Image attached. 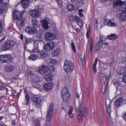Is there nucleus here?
<instances>
[{
	"label": "nucleus",
	"mask_w": 126,
	"mask_h": 126,
	"mask_svg": "<svg viewBox=\"0 0 126 126\" xmlns=\"http://www.w3.org/2000/svg\"><path fill=\"white\" fill-rule=\"evenodd\" d=\"M32 22L33 26L31 27L28 26L26 28L25 30L26 32L29 33H32L34 34L37 32L35 27L37 26L38 24V22L35 17L32 18Z\"/></svg>",
	"instance_id": "obj_1"
},
{
	"label": "nucleus",
	"mask_w": 126,
	"mask_h": 126,
	"mask_svg": "<svg viewBox=\"0 0 126 126\" xmlns=\"http://www.w3.org/2000/svg\"><path fill=\"white\" fill-rule=\"evenodd\" d=\"M16 44L15 41L10 40L4 43L1 47V49L4 51L10 50L12 49Z\"/></svg>",
	"instance_id": "obj_2"
},
{
	"label": "nucleus",
	"mask_w": 126,
	"mask_h": 126,
	"mask_svg": "<svg viewBox=\"0 0 126 126\" xmlns=\"http://www.w3.org/2000/svg\"><path fill=\"white\" fill-rule=\"evenodd\" d=\"M76 111L78 113L77 118L79 120H82L84 117L85 116L88 112V109L86 107L83 108V111L81 110V106L79 105L76 109Z\"/></svg>",
	"instance_id": "obj_3"
},
{
	"label": "nucleus",
	"mask_w": 126,
	"mask_h": 126,
	"mask_svg": "<svg viewBox=\"0 0 126 126\" xmlns=\"http://www.w3.org/2000/svg\"><path fill=\"white\" fill-rule=\"evenodd\" d=\"M74 68V65L72 61L67 60L65 61L63 69L65 72H71Z\"/></svg>",
	"instance_id": "obj_4"
},
{
	"label": "nucleus",
	"mask_w": 126,
	"mask_h": 126,
	"mask_svg": "<svg viewBox=\"0 0 126 126\" xmlns=\"http://www.w3.org/2000/svg\"><path fill=\"white\" fill-rule=\"evenodd\" d=\"M12 59V57L10 54L1 55L0 56V63H9Z\"/></svg>",
	"instance_id": "obj_5"
},
{
	"label": "nucleus",
	"mask_w": 126,
	"mask_h": 126,
	"mask_svg": "<svg viewBox=\"0 0 126 126\" xmlns=\"http://www.w3.org/2000/svg\"><path fill=\"white\" fill-rule=\"evenodd\" d=\"M62 98L65 102H67L70 98V94L66 88H63L61 91Z\"/></svg>",
	"instance_id": "obj_6"
},
{
	"label": "nucleus",
	"mask_w": 126,
	"mask_h": 126,
	"mask_svg": "<svg viewBox=\"0 0 126 126\" xmlns=\"http://www.w3.org/2000/svg\"><path fill=\"white\" fill-rule=\"evenodd\" d=\"M32 101L33 105L36 108L39 109L40 107L42 101L40 98L33 97L32 99Z\"/></svg>",
	"instance_id": "obj_7"
},
{
	"label": "nucleus",
	"mask_w": 126,
	"mask_h": 126,
	"mask_svg": "<svg viewBox=\"0 0 126 126\" xmlns=\"http://www.w3.org/2000/svg\"><path fill=\"white\" fill-rule=\"evenodd\" d=\"M120 11L123 12L120 14L119 19L122 21H124L126 20V6L121 7Z\"/></svg>",
	"instance_id": "obj_8"
},
{
	"label": "nucleus",
	"mask_w": 126,
	"mask_h": 126,
	"mask_svg": "<svg viewBox=\"0 0 126 126\" xmlns=\"http://www.w3.org/2000/svg\"><path fill=\"white\" fill-rule=\"evenodd\" d=\"M53 107L54 105L53 104L51 103L50 104L49 108L47 112V120L48 121H50L52 116Z\"/></svg>",
	"instance_id": "obj_9"
},
{
	"label": "nucleus",
	"mask_w": 126,
	"mask_h": 126,
	"mask_svg": "<svg viewBox=\"0 0 126 126\" xmlns=\"http://www.w3.org/2000/svg\"><path fill=\"white\" fill-rule=\"evenodd\" d=\"M113 5L114 6H120L119 10H120L121 7H126V2L125 1H122L120 0H117L113 1Z\"/></svg>",
	"instance_id": "obj_10"
},
{
	"label": "nucleus",
	"mask_w": 126,
	"mask_h": 126,
	"mask_svg": "<svg viewBox=\"0 0 126 126\" xmlns=\"http://www.w3.org/2000/svg\"><path fill=\"white\" fill-rule=\"evenodd\" d=\"M106 108L107 112L110 117V114L111 112V108L110 107V105L111 103V100L109 99H107L106 100Z\"/></svg>",
	"instance_id": "obj_11"
},
{
	"label": "nucleus",
	"mask_w": 126,
	"mask_h": 126,
	"mask_svg": "<svg viewBox=\"0 0 126 126\" xmlns=\"http://www.w3.org/2000/svg\"><path fill=\"white\" fill-rule=\"evenodd\" d=\"M29 14L31 16L35 17H38L40 15L41 13L38 10L34 9L30 11Z\"/></svg>",
	"instance_id": "obj_12"
},
{
	"label": "nucleus",
	"mask_w": 126,
	"mask_h": 126,
	"mask_svg": "<svg viewBox=\"0 0 126 126\" xmlns=\"http://www.w3.org/2000/svg\"><path fill=\"white\" fill-rule=\"evenodd\" d=\"M56 37V35L54 33L47 32L45 35V39L47 40H52Z\"/></svg>",
	"instance_id": "obj_13"
},
{
	"label": "nucleus",
	"mask_w": 126,
	"mask_h": 126,
	"mask_svg": "<svg viewBox=\"0 0 126 126\" xmlns=\"http://www.w3.org/2000/svg\"><path fill=\"white\" fill-rule=\"evenodd\" d=\"M55 44L52 41L48 42L45 47V50L46 51H50L54 48L55 46Z\"/></svg>",
	"instance_id": "obj_14"
},
{
	"label": "nucleus",
	"mask_w": 126,
	"mask_h": 126,
	"mask_svg": "<svg viewBox=\"0 0 126 126\" xmlns=\"http://www.w3.org/2000/svg\"><path fill=\"white\" fill-rule=\"evenodd\" d=\"M48 70V68L47 66L42 65L39 68V73L41 74H44L47 72Z\"/></svg>",
	"instance_id": "obj_15"
},
{
	"label": "nucleus",
	"mask_w": 126,
	"mask_h": 126,
	"mask_svg": "<svg viewBox=\"0 0 126 126\" xmlns=\"http://www.w3.org/2000/svg\"><path fill=\"white\" fill-rule=\"evenodd\" d=\"M22 13L17 11H15L13 13V16L15 19H17L19 20L21 19Z\"/></svg>",
	"instance_id": "obj_16"
},
{
	"label": "nucleus",
	"mask_w": 126,
	"mask_h": 126,
	"mask_svg": "<svg viewBox=\"0 0 126 126\" xmlns=\"http://www.w3.org/2000/svg\"><path fill=\"white\" fill-rule=\"evenodd\" d=\"M53 85V84L52 83H47L45 84L43 86L45 90H48L52 88Z\"/></svg>",
	"instance_id": "obj_17"
},
{
	"label": "nucleus",
	"mask_w": 126,
	"mask_h": 126,
	"mask_svg": "<svg viewBox=\"0 0 126 126\" xmlns=\"http://www.w3.org/2000/svg\"><path fill=\"white\" fill-rule=\"evenodd\" d=\"M123 101V99L122 98L117 99L114 102V105L116 107L120 106Z\"/></svg>",
	"instance_id": "obj_18"
},
{
	"label": "nucleus",
	"mask_w": 126,
	"mask_h": 126,
	"mask_svg": "<svg viewBox=\"0 0 126 126\" xmlns=\"http://www.w3.org/2000/svg\"><path fill=\"white\" fill-rule=\"evenodd\" d=\"M44 78L45 80L47 81L52 80V76L51 73L46 74L44 76Z\"/></svg>",
	"instance_id": "obj_19"
},
{
	"label": "nucleus",
	"mask_w": 126,
	"mask_h": 126,
	"mask_svg": "<svg viewBox=\"0 0 126 126\" xmlns=\"http://www.w3.org/2000/svg\"><path fill=\"white\" fill-rule=\"evenodd\" d=\"M29 3V0H21V4L24 8H26Z\"/></svg>",
	"instance_id": "obj_20"
},
{
	"label": "nucleus",
	"mask_w": 126,
	"mask_h": 126,
	"mask_svg": "<svg viewBox=\"0 0 126 126\" xmlns=\"http://www.w3.org/2000/svg\"><path fill=\"white\" fill-rule=\"evenodd\" d=\"M102 47V44L100 43L99 42L96 44L94 47V51L95 52L100 50Z\"/></svg>",
	"instance_id": "obj_21"
},
{
	"label": "nucleus",
	"mask_w": 126,
	"mask_h": 126,
	"mask_svg": "<svg viewBox=\"0 0 126 126\" xmlns=\"http://www.w3.org/2000/svg\"><path fill=\"white\" fill-rule=\"evenodd\" d=\"M118 37V36L114 34H111L107 36V38L110 40H115Z\"/></svg>",
	"instance_id": "obj_22"
},
{
	"label": "nucleus",
	"mask_w": 126,
	"mask_h": 126,
	"mask_svg": "<svg viewBox=\"0 0 126 126\" xmlns=\"http://www.w3.org/2000/svg\"><path fill=\"white\" fill-rule=\"evenodd\" d=\"M41 22H43V23H42V24L44 28L45 29H47L48 28V23L47 20L45 19L42 21Z\"/></svg>",
	"instance_id": "obj_23"
},
{
	"label": "nucleus",
	"mask_w": 126,
	"mask_h": 126,
	"mask_svg": "<svg viewBox=\"0 0 126 126\" xmlns=\"http://www.w3.org/2000/svg\"><path fill=\"white\" fill-rule=\"evenodd\" d=\"M73 111V108L70 106L68 111V115L69 117L71 118H73L74 117V114L72 113V112Z\"/></svg>",
	"instance_id": "obj_24"
},
{
	"label": "nucleus",
	"mask_w": 126,
	"mask_h": 126,
	"mask_svg": "<svg viewBox=\"0 0 126 126\" xmlns=\"http://www.w3.org/2000/svg\"><path fill=\"white\" fill-rule=\"evenodd\" d=\"M93 41L92 38L91 40L89 48L88 51V53L89 55H90L91 54L93 50Z\"/></svg>",
	"instance_id": "obj_25"
},
{
	"label": "nucleus",
	"mask_w": 126,
	"mask_h": 126,
	"mask_svg": "<svg viewBox=\"0 0 126 126\" xmlns=\"http://www.w3.org/2000/svg\"><path fill=\"white\" fill-rule=\"evenodd\" d=\"M98 59L97 58H96L93 66V69L94 72L95 73L97 72V70L96 67V65L97 64Z\"/></svg>",
	"instance_id": "obj_26"
},
{
	"label": "nucleus",
	"mask_w": 126,
	"mask_h": 126,
	"mask_svg": "<svg viewBox=\"0 0 126 126\" xmlns=\"http://www.w3.org/2000/svg\"><path fill=\"white\" fill-rule=\"evenodd\" d=\"M120 74L123 75H126V67H121Z\"/></svg>",
	"instance_id": "obj_27"
},
{
	"label": "nucleus",
	"mask_w": 126,
	"mask_h": 126,
	"mask_svg": "<svg viewBox=\"0 0 126 126\" xmlns=\"http://www.w3.org/2000/svg\"><path fill=\"white\" fill-rule=\"evenodd\" d=\"M38 58V57L37 54H32L29 57V59L32 60H35Z\"/></svg>",
	"instance_id": "obj_28"
},
{
	"label": "nucleus",
	"mask_w": 126,
	"mask_h": 126,
	"mask_svg": "<svg viewBox=\"0 0 126 126\" xmlns=\"http://www.w3.org/2000/svg\"><path fill=\"white\" fill-rule=\"evenodd\" d=\"M60 50L59 49H57L52 52V55L53 56H57L60 52Z\"/></svg>",
	"instance_id": "obj_29"
},
{
	"label": "nucleus",
	"mask_w": 126,
	"mask_h": 126,
	"mask_svg": "<svg viewBox=\"0 0 126 126\" xmlns=\"http://www.w3.org/2000/svg\"><path fill=\"white\" fill-rule=\"evenodd\" d=\"M25 100L26 102L25 105L27 106L30 103V98L29 95L27 94L25 95Z\"/></svg>",
	"instance_id": "obj_30"
},
{
	"label": "nucleus",
	"mask_w": 126,
	"mask_h": 126,
	"mask_svg": "<svg viewBox=\"0 0 126 126\" xmlns=\"http://www.w3.org/2000/svg\"><path fill=\"white\" fill-rule=\"evenodd\" d=\"M14 68V67L13 66L11 65L6 67L5 69L6 71L9 72L13 70Z\"/></svg>",
	"instance_id": "obj_31"
},
{
	"label": "nucleus",
	"mask_w": 126,
	"mask_h": 126,
	"mask_svg": "<svg viewBox=\"0 0 126 126\" xmlns=\"http://www.w3.org/2000/svg\"><path fill=\"white\" fill-rule=\"evenodd\" d=\"M107 25L109 27H113L116 26V23L111 21V20L109 21L107 24Z\"/></svg>",
	"instance_id": "obj_32"
},
{
	"label": "nucleus",
	"mask_w": 126,
	"mask_h": 126,
	"mask_svg": "<svg viewBox=\"0 0 126 126\" xmlns=\"http://www.w3.org/2000/svg\"><path fill=\"white\" fill-rule=\"evenodd\" d=\"M106 38L103 35H100V39L98 42L102 44V43L106 40Z\"/></svg>",
	"instance_id": "obj_33"
},
{
	"label": "nucleus",
	"mask_w": 126,
	"mask_h": 126,
	"mask_svg": "<svg viewBox=\"0 0 126 126\" xmlns=\"http://www.w3.org/2000/svg\"><path fill=\"white\" fill-rule=\"evenodd\" d=\"M3 0H0V14H1L3 12L4 9V4L1 3L2 2Z\"/></svg>",
	"instance_id": "obj_34"
},
{
	"label": "nucleus",
	"mask_w": 126,
	"mask_h": 126,
	"mask_svg": "<svg viewBox=\"0 0 126 126\" xmlns=\"http://www.w3.org/2000/svg\"><path fill=\"white\" fill-rule=\"evenodd\" d=\"M90 89L89 88H87L86 90V91L83 94V98H84V96L87 97L90 94Z\"/></svg>",
	"instance_id": "obj_35"
},
{
	"label": "nucleus",
	"mask_w": 126,
	"mask_h": 126,
	"mask_svg": "<svg viewBox=\"0 0 126 126\" xmlns=\"http://www.w3.org/2000/svg\"><path fill=\"white\" fill-rule=\"evenodd\" d=\"M48 56V55L47 53L43 52L40 54V58H43V59H45Z\"/></svg>",
	"instance_id": "obj_36"
},
{
	"label": "nucleus",
	"mask_w": 126,
	"mask_h": 126,
	"mask_svg": "<svg viewBox=\"0 0 126 126\" xmlns=\"http://www.w3.org/2000/svg\"><path fill=\"white\" fill-rule=\"evenodd\" d=\"M67 8L69 11H71L74 10V7L72 5L69 4L68 5Z\"/></svg>",
	"instance_id": "obj_37"
},
{
	"label": "nucleus",
	"mask_w": 126,
	"mask_h": 126,
	"mask_svg": "<svg viewBox=\"0 0 126 126\" xmlns=\"http://www.w3.org/2000/svg\"><path fill=\"white\" fill-rule=\"evenodd\" d=\"M25 19H22L20 24V26L21 28L22 27V28H23L24 27L25 25Z\"/></svg>",
	"instance_id": "obj_38"
},
{
	"label": "nucleus",
	"mask_w": 126,
	"mask_h": 126,
	"mask_svg": "<svg viewBox=\"0 0 126 126\" xmlns=\"http://www.w3.org/2000/svg\"><path fill=\"white\" fill-rule=\"evenodd\" d=\"M35 126H40V123L39 121L37 119L35 120L34 121Z\"/></svg>",
	"instance_id": "obj_39"
},
{
	"label": "nucleus",
	"mask_w": 126,
	"mask_h": 126,
	"mask_svg": "<svg viewBox=\"0 0 126 126\" xmlns=\"http://www.w3.org/2000/svg\"><path fill=\"white\" fill-rule=\"evenodd\" d=\"M32 51L34 52H35L36 53H38L40 52V51L38 49V47H33V49L32 50Z\"/></svg>",
	"instance_id": "obj_40"
},
{
	"label": "nucleus",
	"mask_w": 126,
	"mask_h": 126,
	"mask_svg": "<svg viewBox=\"0 0 126 126\" xmlns=\"http://www.w3.org/2000/svg\"><path fill=\"white\" fill-rule=\"evenodd\" d=\"M94 27L95 28H97L98 27V20L97 19H96L94 22Z\"/></svg>",
	"instance_id": "obj_41"
},
{
	"label": "nucleus",
	"mask_w": 126,
	"mask_h": 126,
	"mask_svg": "<svg viewBox=\"0 0 126 126\" xmlns=\"http://www.w3.org/2000/svg\"><path fill=\"white\" fill-rule=\"evenodd\" d=\"M38 41H35L33 44V47H38Z\"/></svg>",
	"instance_id": "obj_42"
},
{
	"label": "nucleus",
	"mask_w": 126,
	"mask_h": 126,
	"mask_svg": "<svg viewBox=\"0 0 126 126\" xmlns=\"http://www.w3.org/2000/svg\"><path fill=\"white\" fill-rule=\"evenodd\" d=\"M71 45L72 49L74 52H76V48L74 43H72L71 44Z\"/></svg>",
	"instance_id": "obj_43"
},
{
	"label": "nucleus",
	"mask_w": 126,
	"mask_h": 126,
	"mask_svg": "<svg viewBox=\"0 0 126 126\" xmlns=\"http://www.w3.org/2000/svg\"><path fill=\"white\" fill-rule=\"evenodd\" d=\"M114 84V85L116 86V88H117V87L118 88L120 85V82L117 81L115 82Z\"/></svg>",
	"instance_id": "obj_44"
},
{
	"label": "nucleus",
	"mask_w": 126,
	"mask_h": 126,
	"mask_svg": "<svg viewBox=\"0 0 126 126\" xmlns=\"http://www.w3.org/2000/svg\"><path fill=\"white\" fill-rule=\"evenodd\" d=\"M56 60L54 59H51L50 60V63L54 64L56 63Z\"/></svg>",
	"instance_id": "obj_45"
},
{
	"label": "nucleus",
	"mask_w": 126,
	"mask_h": 126,
	"mask_svg": "<svg viewBox=\"0 0 126 126\" xmlns=\"http://www.w3.org/2000/svg\"><path fill=\"white\" fill-rule=\"evenodd\" d=\"M75 21L77 23V22L79 21L80 20L78 16H75Z\"/></svg>",
	"instance_id": "obj_46"
},
{
	"label": "nucleus",
	"mask_w": 126,
	"mask_h": 126,
	"mask_svg": "<svg viewBox=\"0 0 126 126\" xmlns=\"http://www.w3.org/2000/svg\"><path fill=\"white\" fill-rule=\"evenodd\" d=\"M77 25L79 27H81L82 23V21L80 20L78 22H77Z\"/></svg>",
	"instance_id": "obj_47"
},
{
	"label": "nucleus",
	"mask_w": 126,
	"mask_h": 126,
	"mask_svg": "<svg viewBox=\"0 0 126 126\" xmlns=\"http://www.w3.org/2000/svg\"><path fill=\"white\" fill-rule=\"evenodd\" d=\"M107 88V86L106 84L105 85V88L104 89H103L102 91V92L103 94H104L105 93Z\"/></svg>",
	"instance_id": "obj_48"
},
{
	"label": "nucleus",
	"mask_w": 126,
	"mask_h": 126,
	"mask_svg": "<svg viewBox=\"0 0 126 126\" xmlns=\"http://www.w3.org/2000/svg\"><path fill=\"white\" fill-rule=\"evenodd\" d=\"M75 19V17L73 16H70L69 17V20L70 21H73Z\"/></svg>",
	"instance_id": "obj_49"
},
{
	"label": "nucleus",
	"mask_w": 126,
	"mask_h": 126,
	"mask_svg": "<svg viewBox=\"0 0 126 126\" xmlns=\"http://www.w3.org/2000/svg\"><path fill=\"white\" fill-rule=\"evenodd\" d=\"M90 31L89 30H87V33L86 34V35L87 38H89V34L90 33Z\"/></svg>",
	"instance_id": "obj_50"
},
{
	"label": "nucleus",
	"mask_w": 126,
	"mask_h": 126,
	"mask_svg": "<svg viewBox=\"0 0 126 126\" xmlns=\"http://www.w3.org/2000/svg\"><path fill=\"white\" fill-rule=\"evenodd\" d=\"M25 44H29L30 42V41L28 39H26L25 41Z\"/></svg>",
	"instance_id": "obj_51"
},
{
	"label": "nucleus",
	"mask_w": 126,
	"mask_h": 126,
	"mask_svg": "<svg viewBox=\"0 0 126 126\" xmlns=\"http://www.w3.org/2000/svg\"><path fill=\"white\" fill-rule=\"evenodd\" d=\"M125 75L126 76V75ZM122 81L125 83H126V76L124 77H123Z\"/></svg>",
	"instance_id": "obj_52"
},
{
	"label": "nucleus",
	"mask_w": 126,
	"mask_h": 126,
	"mask_svg": "<svg viewBox=\"0 0 126 126\" xmlns=\"http://www.w3.org/2000/svg\"><path fill=\"white\" fill-rule=\"evenodd\" d=\"M6 89L5 87H4L3 86H1L0 87V90L1 91H3L4 90Z\"/></svg>",
	"instance_id": "obj_53"
},
{
	"label": "nucleus",
	"mask_w": 126,
	"mask_h": 126,
	"mask_svg": "<svg viewBox=\"0 0 126 126\" xmlns=\"http://www.w3.org/2000/svg\"><path fill=\"white\" fill-rule=\"evenodd\" d=\"M54 70V68L53 66H52L50 67V70L51 72H53Z\"/></svg>",
	"instance_id": "obj_54"
},
{
	"label": "nucleus",
	"mask_w": 126,
	"mask_h": 126,
	"mask_svg": "<svg viewBox=\"0 0 126 126\" xmlns=\"http://www.w3.org/2000/svg\"><path fill=\"white\" fill-rule=\"evenodd\" d=\"M19 93H16V92H15L13 94V95L14 96H17L18 95Z\"/></svg>",
	"instance_id": "obj_55"
},
{
	"label": "nucleus",
	"mask_w": 126,
	"mask_h": 126,
	"mask_svg": "<svg viewBox=\"0 0 126 126\" xmlns=\"http://www.w3.org/2000/svg\"><path fill=\"white\" fill-rule=\"evenodd\" d=\"M6 37H4L3 38L1 39L0 40V44L5 39Z\"/></svg>",
	"instance_id": "obj_56"
},
{
	"label": "nucleus",
	"mask_w": 126,
	"mask_h": 126,
	"mask_svg": "<svg viewBox=\"0 0 126 126\" xmlns=\"http://www.w3.org/2000/svg\"><path fill=\"white\" fill-rule=\"evenodd\" d=\"M103 45L104 46H108V43L107 42H105L104 43H103V42L102 43V45Z\"/></svg>",
	"instance_id": "obj_57"
},
{
	"label": "nucleus",
	"mask_w": 126,
	"mask_h": 126,
	"mask_svg": "<svg viewBox=\"0 0 126 126\" xmlns=\"http://www.w3.org/2000/svg\"><path fill=\"white\" fill-rule=\"evenodd\" d=\"M107 0H100V1L101 3H103L104 2L107 1ZM108 1H111L112 0H107Z\"/></svg>",
	"instance_id": "obj_58"
},
{
	"label": "nucleus",
	"mask_w": 126,
	"mask_h": 126,
	"mask_svg": "<svg viewBox=\"0 0 126 126\" xmlns=\"http://www.w3.org/2000/svg\"><path fill=\"white\" fill-rule=\"evenodd\" d=\"M16 124V121L15 120H14L12 121V124L13 125H14Z\"/></svg>",
	"instance_id": "obj_59"
},
{
	"label": "nucleus",
	"mask_w": 126,
	"mask_h": 126,
	"mask_svg": "<svg viewBox=\"0 0 126 126\" xmlns=\"http://www.w3.org/2000/svg\"><path fill=\"white\" fill-rule=\"evenodd\" d=\"M76 31L77 32H80V30L78 28H77V29L76 30Z\"/></svg>",
	"instance_id": "obj_60"
},
{
	"label": "nucleus",
	"mask_w": 126,
	"mask_h": 126,
	"mask_svg": "<svg viewBox=\"0 0 126 126\" xmlns=\"http://www.w3.org/2000/svg\"><path fill=\"white\" fill-rule=\"evenodd\" d=\"M99 121H100V123L101 124H103V120L102 119H100L99 120Z\"/></svg>",
	"instance_id": "obj_61"
},
{
	"label": "nucleus",
	"mask_w": 126,
	"mask_h": 126,
	"mask_svg": "<svg viewBox=\"0 0 126 126\" xmlns=\"http://www.w3.org/2000/svg\"><path fill=\"white\" fill-rule=\"evenodd\" d=\"M79 15L81 17L83 16V14H82L81 13H79Z\"/></svg>",
	"instance_id": "obj_62"
},
{
	"label": "nucleus",
	"mask_w": 126,
	"mask_h": 126,
	"mask_svg": "<svg viewBox=\"0 0 126 126\" xmlns=\"http://www.w3.org/2000/svg\"><path fill=\"white\" fill-rule=\"evenodd\" d=\"M58 4H59V3L62 1V0H56Z\"/></svg>",
	"instance_id": "obj_63"
},
{
	"label": "nucleus",
	"mask_w": 126,
	"mask_h": 126,
	"mask_svg": "<svg viewBox=\"0 0 126 126\" xmlns=\"http://www.w3.org/2000/svg\"><path fill=\"white\" fill-rule=\"evenodd\" d=\"M2 30V27H0V34L1 33Z\"/></svg>",
	"instance_id": "obj_64"
}]
</instances>
